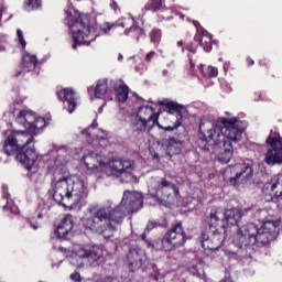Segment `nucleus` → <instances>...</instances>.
<instances>
[{
	"label": "nucleus",
	"instance_id": "obj_60",
	"mask_svg": "<svg viewBox=\"0 0 282 282\" xmlns=\"http://www.w3.org/2000/svg\"><path fill=\"white\" fill-rule=\"evenodd\" d=\"M6 10H8V8H6V7L0 8V21H1V19H3V12H6Z\"/></svg>",
	"mask_w": 282,
	"mask_h": 282
},
{
	"label": "nucleus",
	"instance_id": "obj_61",
	"mask_svg": "<svg viewBox=\"0 0 282 282\" xmlns=\"http://www.w3.org/2000/svg\"><path fill=\"white\" fill-rule=\"evenodd\" d=\"M115 28H124V22H116Z\"/></svg>",
	"mask_w": 282,
	"mask_h": 282
},
{
	"label": "nucleus",
	"instance_id": "obj_28",
	"mask_svg": "<svg viewBox=\"0 0 282 282\" xmlns=\"http://www.w3.org/2000/svg\"><path fill=\"white\" fill-rule=\"evenodd\" d=\"M2 197L7 199V204L2 207L3 210H9L11 215H19V206L14 204V200L10 199V192L6 184H2Z\"/></svg>",
	"mask_w": 282,
	"mask_h": 282
},
{
	"label": "nucleus",
	"instance_id": "obj_3",
	"mask_svg": "<svg viewBox=\"0 0 282 282\" xmlns=\"http://www.w3.org/2000/svg\"><path fill=\"white\" fill-rule=\"evenodd\" d=\"M4 141L1 152L8 158H14L15 162L21 164L26 171H32L34 164L39 162L41 155L36 152L34 138L28 137L26 132L21 130H7L3 132Z\"/></svg>",
	"mask_w": 282,
	"mask_h": 282
},
{
	"label": "nucleus",
	"instance_id": "obj_19",
	"mask_svg": "<svg viewBox=\"0 0 282 282\" xmlns=\"http://www.w3.org/2000/svg\"><path fill=\"white\" fill-rule=\"evenodd\" d=\"M56 97L64 105L68 113H74L78 108V95L73 88H62L56 91Z\"/></svg>",
	"mask_w": 282,
	"mask_h": 282
},
{
	"label": "nucleus",
	"instance_id": "obj_38",
	"mask_svg": "<svg viewBox=\"0 0 282 282\" xmlns=\"http://www.w3.org/2000/svg\"><path fill=\"white\" fill-rule=\"evenodd\" d=\"M150 41L151 43H153L154 45H158L160 43V41H162V30L160 29H153L150 32Z\"/></svg>",
	"mask_w": 282,
	"mask_h": 282
},
{
	"label": "nucleus",
	"instance_id": "obj_36",
	"mask_svg": "<svg viewBox=\"0 0 282 282\" xmlns=\"http://www.w3.org/2000/svg\"><path fill=\"white\" fill-rule=\"evenodd\" d=\"M59 225L72 232L74 230V216L66 214Z\"/></svg>",
	"mask_w": 282,
	"mask_h": 282
},
{
	"label": "nucleus",
	"instance_id": "obj_40",
	"mask_svg": "<svg viewBox=\"0 0 282 282\" xmlns=\"http://www.w3.org/2000/svg\"><path fill=\"white\" fill-rule=\"evenodd\" d=\"M159 226H161L160 223H158L155 220H150L147 224L144 231L141 234V239H147V235H149V232H151V230H154V228H158Z\"/></svg>",
	"mask_w": 282,
	"mask_h": 282
},
{
	"label": "nucleus",
	"instance_id": "obj_8",
	"mask_svg": "<svg viewBox=\"0 0 282 282\" xmlns=\"http://www.w3.org/2000/svg\"><path fill=\"white\" fill-rule=\"evenodd\" d=\"M83 259H87L90 265H94V263L99 265L98 261L105 259V252L100 246L88 243L82 245L67 257L68 263L74 268H83L85 265Z\"/></svg>",
	"mask_w": 282,
	"mask_h": 282
},
{
	"label": "nucleus",
	"instance_id": "obj_13",
	"mask_svg": "<svg viewBox=\"0 0 282 282\" xmlns=\"http://www.w3.org/2000/svg\"><path fill=\"white\" fill-rule=\"evenodd\" d=\"M173 194L177 197V195H180V187L166 178H161L156 187L149 189V195L152 199L158 202L160 206H166V199Z\"/></svg>",
	"mask_w": 282,
	"mask_h": 282
},
{
	"label": "nucleus",
	"instance_id": "obj_62",
	"mask_svg": "<svg viewBox=\"0 0 282 282\" xmlns=\"http://www.w3.org/2000/svg\"><path fill=\"white\" fill-rule=\"evenodd\" d=\"M93 129H96L98 127V121L95 119L93 123L90 124Z\"/></svg>",
	"mask_w": 282,
	"mask_h": 282
},
{
	"label": "nucleus",
	"instance_id": "obj_23",
	"mask_svg": "<svg viewBox=\"0 0 282 282\" xmlns=\"http://www.w3.org/2000/svg\"><path fill=\"white\" fill-rule=\"evenodd\" d=\"M265 195H270L272 199H279L282 197V175L273 177L270 182H267L262 188Z\"/></svg>",
	"mask_w": 282,
	"mask_h": 282
},
{
	"label": "nucleus",
	"instance_id": "obj_26",
	"mask_svg": "<svg viewBox=\"0 0 282 282\" xmlns=\"http://www.w3.org/2000/svg\"><path fill=\"white\" fill-rule=\"evenodd\" d=\"M144 241L148 250H155V252H169V249L166 248V238L163 236V238H154L149 239L145 237V239H142Z\"/></svg>",
	"mask_w": 282,
	"mask_h": 282
},
{
	"label": "nucleus",
	"instance_id": "obj_12",
	"mask_svg": "<svg viewBox=\"0 0 282 282\" xmlns=\"http://www.w3.org/2000/svg\"><path fill=\"white\" fill-rule=\"evenodd\" d=\"M165 237V248L171 252V250H177V248H182L186 241L193 239V234L184 230L182 226V221L176 223L167 230L164 235Z\"/></svg>",
	"mask_w": 282,
	"mask_h": 282
},
{
	"label": "nucleus",
	"instance_id": "obj_56",
	"mask_svg": "<svg viewBox=\"0 0 282 282\" xmlns=\"http://www.w3.org/2000/svg\"><path fill=\"white\" fill-rule=\"evenodd\" d=\"M221 89H224V91H232V88L230 87V85L223 83L220 84Z\"/></svg>",
	"mask_w": 282,
	"mask_h": 282
},
{
	"label": "nucleus",
	"instance_id": "obj_54",
	"mask_svg": "<svg viewBox=\"0 0 282 282\" xmlns=\"http://www.w3.org/2000/svg\"><path fill=\"white\" fill-rule=\"evenodd\" d=\"M259 65L261 66V67H270V61H268V59H260L259 61Z\"/></svg>",
	"mask_w": 282,
	"mask_h": 282
},
{
	"label": "nucleus",
	"instance_id": "obj_55",
	"mask_svg": "<svg viewBox=\"0 0 282 282\" xmlns=\"http://www.w3.org/2000/svg\"><path fill=\"white\" fill-rule=\"evenodd\" d=\"M1 44L8 45V35H6V34L0 35V45Z\"/></svg>",
	"mask_w": 282,
	"mask_h": 282
},
{
	"label": "nucleus",
	"instance_id": "obj_15",
	"mask_svg": "<svg viewBox=\"0 0 282 282\" xmlns=\"http://www.w3.org/2000/svg\"><path fill=\"white\" fill-rule=\"evenodd\" d=\"M268 150L264 156V162L268 166L282 164V138L269 135L267 138Z\"/></svg>",
	"mask_w": 282,
	"mask_h": 282
},
{
	"label": "nucleus",
	"instance_id": "obj_44",
	"mask_svg": "<svg viewBox=\"0 0 282 282\" xmlns=\"http://www.w3.org/2000/svg\"><path fill=\"white\" fill-rule=\"evenodd\" d=\"M189 272L194 276H202V274H204V269H202V264H195L192 268H189Z\"/></svg>",
	"mask_w": 282,
	"mask_h": 282
},
{
	"label": "nucleus",
	"instance_id": "obj_9",
	"mask_svg": "<svg viewBox=\"0 0 282 282\" xmlns=\"http://www.w3.org/2000/svg\"><path fill=\"white\" fill-rule=\"evenodd\" d=\"M127 263L129 272H149V274H160L158 264L151 262L139 248H131L127 254Z\"/></svg>",
	"mask_w": 282,
	"mask_h": 282
},
{
	"label": "nucleus",
	"instance_id": "obj_30",
	"mask_svg": "<svg viewBox=\"0 0 282 282\" xmlns=\"http://www.w3.org/2000/svg\"><path fill=\"white\" fill-rule=\"evenodd\" d=\"M50 124V121L45 120L43 117H35V121L33 123V128L31 129V134L29 138H33L36 135H40L42 133L43 129Z\"/></svg>",
	"mask_w": 282,
	"mask_h": 282
},
{
	"label": "nucleus",
	"instance_id": "obj_14",
	"mask_svg": "<svg viewBox=\"0 0 282 282\" xmlns=\"http://www.w3.org/2000/svg\"><path fill=\"white\" fill-rule=\"evenodd\" d=\"M213 153L220 164H228L235 153L232 142L226 140L224 135H216L213 144Z\"/></svg>",
	"mask_w": 282,
	"mask_h": 282
},
{
	"label": "nucleus",
	"instance_id": "obj_29",
	"mask_svg": "<svg viewBox=\"0 0 282 282\" xmlns=\"http://www.w3.org/2000/svg\"><path fill=\"white\" fill-rule=\"evenodd\" d=\"M126 36H132L137 43H140V39H147V31L139 25L133 24L132 26L124 30Z\"/></svg>",
	"mask_w": 282,
	"mask_h": 282
},
{
	"label": "nucleus",
	"instance_id": "obj_43",
	"mask_svg": "<svg viewBox=\"0 0 282 282\" xmlns=\"http://www.w3.org/2000/svg\"><path fill=\"white\" fill-rule=\"evenodd\" d=\"M17 36L19 44L21 45L23 52H25V47H28V42H25V37H23V31L21 29L17 30Z\"/></svg>",
	"mask_w": 282,
	"mask_h": 282
},
{
	"label": "nucleus",
	"instance_id": "obj_31",
	"mask_svg": "<svg viewBox=\"0 0 282 282\" xmlns=\"http://www.w3.org/2000/svg\"><path fill=\"white\" fill-rule=\"evenodd\" d=\"M200 246L206 257H210V254H213V239H210L208 231H202Z\"/></svg>",
	"mask_w": 282,
	"mask_h": 282
},
{
	"label": "nucleus",
	"instance_id": "obj_35",
	"mask_svg": "<svg viewBox=\"0 0 282 282\" xmlns=\"http://www.w3.org/2000/svg\"><path fill=\"white\" fill-rule=\"evenodd\" d=\"M50 210H52V207L47 205V203H40L36 207L37 219H43V217H50V215H47Z\"/></svg>",
	"mask_w": 282,
	"mask_h": 282
},
{
	"label": "nucleus",
	"instance_id": "obj_34",
	"mask_svg": "<svg viewBox=\"0 0 282 282\" xmlns=\"http://www.w3.org/2000/svg\"><path fill=\"white\" fill-rule=\"evenodd\" d=\"M164 6V0H152V2H148L143 10L145 12H160Z\"/></svg>",
	"mask_w": 282,
	"mask_h": 282
},
{
	"label": "nucleus",
	"instance_id": "obj_53",
	"mask_svg": "<svg viewBox=\"0 0 282 282\" xmlns=\"http://www.w3.org/2000/svg\"><path fill=\"white\" fill-rule=\"evenodd\" d=\"M111 1H112L110 3L111 10H113V12H118V10H120V7H118V2H116V0H111Z\"/></svg>",
	"mask_w": 282,
	"mask_h": 282
},
{
	"label": "nucleus",
	"instance_id": "obj_49",
	"mask_svg": "<svg viewBox=\"0 0 282 282\" xmlns=\"http://www.w3.org/2000/svg\"><path fill=\"white\" fill-rule=\"evenodd\" d=\"M102 282H123L122 278L106 276Z\"/></svg>",
	"mask_w": 282,
	"mask_h": 282
},
{
	"label": "nucleus",
	"instance_id": "obj_47",
	"mask_svg": "<svg viewBox=\"0 0 282 282\" xmlns=\"http://www.w3.org/2000/svg\"><path fill=\"white\" fill-rule=\"evenodd\" d=\"M46 61H50V54H46L43 56V58L37 59V67H40V70L42 69L43 65H45Z\"/></svg>",
	"mask_w": 282,
	"mask_h": 282
},
{
	"label": "nucleus",
	"instance_id": "obj_20",
	"mask_svg": "<svg viewBox=\"0 0 282 282\" xmlns=\"http://www.w3.org/2000/svg\"><path fill=\"white\" fill-rule=\"evenodd\" d=\"M194 28L196 29V34L194 36L195 43H198L203 47L204 52H213V35L202 26L199 21L192 20Z\"/></svg>",
	"mask_w": 282,
	"mask_h": 282
},
{
	"label": "nucleus",
	"instance_id": "obj_37",
	"mask_svg": "<svg viewBox=\"0 0 282 282\" xmlns=\"http://www.w3.org/2000/svg\"><path fill=\"white\" fill-rule=\"evenodd\" d=\"M25 10L32 12V10H39L41 8L43 0H25Z\"/></svg>",
	"mask_w": 282,
	"mask_h": 282
},
{
	"label": "nucleus",
	"instance_id": "obj_24",
	"mask_svg": "<svg viewBox=\"0 0 282 282\" xmlns=\"http://www.w3.org/2000/svg\"><path fill=\"white\" fill-rule=\"evenodd\" d=\"M254 176V169L248 163H238V184H250Z\"/></svg>",
	"mask_w": 282,
	"mask_h": 282
},
{
	"label": "nucleus",
	"instance_id": "obj_6",
	"mask_svg": "<svg viewBox=\"0 0 282 282\" xmlns=\"http://www.w3.org/2000/svg\"><path fill=\"white\" fill-rule=\"evenodd\" d=\"M83 164L88 171L93 173H105L110 171L115 177H123L122 182L126 184H139L140 178L133 174L135 171V161L131 159H112L108 163L98 162L96 160V153L89 152L82 158Z\"/></svg>",
	"mask_w": 282,
	"mask_h": 282
},
{
	"label": "nucleus",
	"instance_id": "obj_18",
	"mask_svg": "<svg viewBox=\"0 0 282 282\" xmlns=\"http://www.w3.org/2000/svg\"><path fill=\"white\" fill-rule=\"evenodd\" d=\"M188 61H189V74L191 76H197V72L200 74V83L204 85V87H210L213 85V65H209L206 67L204 64H195L193 61V55L188 54Z\"/></svg>",
	"mask_w": 282,
	"mask_h": 282
},
{
	"label": "nucleus",
	"instance_id": "obj_4",
	"mask_svg": "<svg viewBox=\"0 0 282 282\" xmlns=\"http://www.w3.org/2000/svg\"><path fill=\"white\" fill-rule=\"evenodd\" d=\"M66 23L73 36V50H77L80 45L89 47L98 36H101V34H108L110 30L116 28V24L111 22H105L100 25L96 21L95 17L82 14L78 13V11H75V15L69 12L66 17Z\"/></svg>",
	"mask_w": 282,
	"mask_h": 282
},
{
	"label": "nucleus",
	"instance_id": "obj_39",
	"mask_svg": "<svg viewBox=\"0 0 282 282\" xmlns=\"http://www.w3.org/2000/svg\"><path fill=\"white\" fill-rule=\"evenodd\" d=\"M213 240L217 241L214 250H219V248H221L224 246V241H226V235L225 234L219 235V234H217V231H214Z\"/></svg>",
	"mask_w": 282,
	"mask_h": 282
},
{
	"label": "nucleus",
	"instance_id": "obj_41",
	"mask_svg": "<svg viewBox=\"0 0 282 282\" xmlns=\"http://www.w3.org/2000/svg\"><path fill=\"white\" fill-rule=\"evenodd\" d=\"M197 47H202V45H199V42H187L185 44V47H182V52H185V50H187V52H191L192 54H197Z\"/></svg>",
	"mask_w": 282,
	"mask_h": 282
},
{
	"label": "nucleus",
	"instance_id": "obj_7",
	"mask_svg": "<svg viewBox=\"0 0 282 282\" xmlns=\"http://www.w3.org/2000/svg\"><path fill=\"white\" fill-rule=\"evenodd\" d=\"M246 129H248V121H241L237 117H221L215 122L214 133L220 131L217 135L225 137V140H228V142H240Z\"/></svg>",
	"mask_w": 282,
	"mask_h": 282
},
{
	"label": "nucleus",
	"instance_id": "obj_63",
	"mask_svg": "<svg viewBox=\"0 0 282 282\" xmlns=\"http://www.w3.org/2000/svg\"><path fill=\"white\" fill-rule=\"evenodd\" d=\"M218 74H219V70H217V68L214 67L213 68V76H214V78L217 77Z\"/></svg>",
	"mask_w": 282,
	"mask_h": 282
},
{
	"label": "nucleus",
	"instance_id": "obj_48",
	"mask_svg": "<svg viewBox=\"0 0 282 282\" xmlns=\"http://www.w3.org/2000/svg\"><path fill=\"white\" fill-rule=\"evenodd\" d=\"M154 56H155V51H150L149 53H147L144 58L145 63H151Z\"/></svg>",
	"mask_w": 282,
	"mask_h": 282
},
{
	"label": "nucleus",
	"instance_id": "obj_33",
	"mask_svg": "<svg viewBox=\"0 0 282 282\" xmlns=\"http://www.w3.org/2000/svg\"><path fill=\"white\" fill-rule=\"evenodd\" d=\"M115 99L117 100V102H127V100H129V86H119V88L115 90Z\"/></svg>",
	"mask_w": 282,
	"mask_h": 282
},
{
	"label": "nucleus",
	"instance_id": "obj_25",
	"mask_svg": "<svg viewBox=\"0 0 282 282\" xmlns=\"http://www.w3.org/2000/svg\"><path fill=\"white\" fill-rule=\"evenodd\" d=\"M94 91L95 98L102 100L106 96H111L109 93V84H107V78L98 79L96 86L88 87V94Z\"/></svg>",
	"mask_w": 282,
	"mask_h": 282
},
{
	"label": "nucleus",
	"instance_id": "obj_5",
	"mask_svg": "<svg viewBox=\"0 0 282 282\" xmlns=\"http://www.w3.org/2000/svg\"><path fill=\"white\" fill-rule=\"evenodd\" d=\"M161 105L166 107L167 113H176V121L174 122L173 126H162L160 123V113L162 111L155 112V108L152 106H140L138 108V113H137V122L135 127L138 131L144 132V131H153V128L156 126L162 131H177L180 127H182V122L184 120V112H182V109H185V106L182 104H178L177 101H167L164 104V101H161Z\"/></svg>",
	"mask_w": 282,
	"mask_h": 282
},
{
	"label": "nucleus",
	"instance_id": "obj_32",
	"mask_svg": "<svg viewBox=\"0 0 282 282\" xmlns=\"http://www.w3.org/2000/svg\"><path fill=\"white\" fill-rule=\"evenodd\" d=\"M74 234L68 230L67 228L63 227V225H58L57 228H55L52 239L56 237V239H59V241H67L72 239V236Z\"/></svg>",
	"mask_w": 282,
	"mask_h": 282
},
{
	"label": "nucleus",
	"instance_id": "obj_57",
	"mask_svg": "<svg viewBox=\"0 0 282 282\" xmlns=\"http://www.w3.org/2000/svg\"><path fill=\"white\" fill-rule=\"evenodd\" d=\"M166 67L173 72L175 69V61H171L166 64Z\"/></svg>",
	"mask_w": 282,
	"mask_h": 282
},
{
	"label": "nucleus",
	"instance_id": "obj_21",
	"mask_svg": "<svg viewBox=\"0 0 282 282\" xmlns=\"http://www.w3.org/2000/svg\"><path fill=\"white\" fill-rule=\"evenodd\" d=\"M89 196V183L87 178H78L70 181V199L75 198V202H83ZM76 203H74V206Z\"/></svg>",
	"mask_w": 282,
	"mask_h": 282
},
{
	"label": "nucleus",
	"instance_id": "obj_50",
	"mask_svg": "<svg viewBox=\"0 0 282 282\" xmlns=\"http://www.w3.org/2000/svg\"><path fill=\"white\" fill-rule=\"evenodd\" d=\"M70 279H72L74 282H80V281H83V278L80 276V273H78V272L72 273V274H70Z\"/></svg>",
	"mask_w": 282,
	"mask_h": 282
},
{
	"label": "nucleus",
	"instance_id": "obj_58",
	"mask_svg": "<svg viewBox=\"0 0 282 282\" xmlns=\"http://www.w3.org/2000/svg\"><path fill=\"white\" fill-rule=\"evenodd\" d=\"M247 65L249 67H252V65H254V59H251L250 57H247Z\"/></svg>",
	"mask_w": 282,
	"mask_h": 282
},
{
	"label": "nucleus",
	"instance_id": "obj_16",
	"mask_svg": "<svg viewBox=\"0 0 282 282\" xmlns=\"http://www.w3.org/2000/svg\"><path fill=\"white\" fill-rule=\"evenodd\" d=\"M9 115L12 118H15V122L18 124H22V127H24L25 130H21V132L26 133V137L30 138V134L32 133V128L36 120V112L32 110H20L17 115V106L13 104L10 106Z\"/></svg>",
	"mask_w": 282,
	"mask_h": 282
},
{
	"label": "nucleus",
	"instance_id": "obj_45",
	"mask_svg": "<svg viewBox=\"0 0 282 282\" xmlns=\"http://www.w3.org/2000/svg\"><path fill=\"white\" fill-rule=\"evenodd\" d=\"M23 221H25L33 230H39V221H36V218H24Z\"/></svg>",
	"mask_w": 282,
	"mask_h": 282
},
{
	"label": "nucleus",
	"instance_id": "obj_22",
	"mask_svg": "<svg viewBox=\"0 0 282 282\" xmlns=\"http://www.w3.org/2000/svg\"><path fill=\"white\" fill-rule=\"evenodd\" d=\"M182 144L184 142L175 139V137H170L161 141V148L165 151V156L170 158V160L173 159V155L182 154Z\"/></svg>",
	"mask_w": 282,
	"mask_h": 282
},
{
	"label": "nucleus",
	"instance_id": "obj_1",
	"mask_svg": "<svg viewBox=\"0 0 282 282\" xmlns=\"http://www.w3.org/2000/svg\"><path fill=\"white\" fill-rule=\"evenodd\" d=\"M144 206V195L140 192L124 191L120 204L112 207V203L108 200L107 205H102L90 212L91 216L84 217L82 225L85 230L96 232V235H105L107 231L113 232L116 226H121L127 215L138 213Z\"/></svg>",
	"mask_w": 282,
	"mask_h": 282
},
{
	"label": "nucleus",
	"instance_id": "obj_51",
	"mask_svg": "<svg viewBox=\"0 0 282 282\" xmlns=\"http://www.w3.org/2000/svg\"><path fill=\"white\" fill-rule=\"evenodd\" d=\"M200 140H203V142H206V144H208V140H213V132H209L208 137H206V134L200 133Z\"/></svg>",
	"mask_w": 282,
	"mask_h": 282
},
{
	"label": "nucleus",
	"instance_id": "obj_2",
	"mask_svg": "<svg viewBox=\"0 0 282 282\" xmlns=\"http://www.w3.org/2000/svg\"><path fill=\"white\" fill-rule=\"evenodd\" d=\"M280 226L281 220H267L260 227L253 223L243 225L232 239L236 254L241 259H254L259 246H269L279 237Z\"/></svg>",
	"mask_w": 282,
	"mask_h": 282
},
{
	"label": "nucleus",
	"instance_id": "obj_10",
	"mask_svg": "<svg viewBox=\"0 0 282 282\" xmlns=\"http://www.w3.org/2000/svg\"><path fill=\"white\" fill-rule=\"evenodd\" d=\"M50 197L53 198L54 203L65 210H72L74 208V203L72 202V180L66 177L59 178L52 191H48Z\"/></svg>",
	"mask_w": 282,
	"mask_h": 282
},
{
	"label": "nucleus",
	"instance_id": "obj_46",
	"mask_svg": "<svg viewBox=\"0 0 282 282\" xmlns=\"http://www.w3.org/2000/svg\"><path fill=\"white\" fill-rule=\"evenodd\" d=\"M42 158H50L51 162H56V158H58V150H51L46 154L42 155Z\"/></svg>",
	"mask_w": 282,
	"mask_h": 282
},
{
	"label": "nucleus",
	"instance_id": "obj_27",
	"mask_svg": "<svg viewBox=\"0 0 282 282\" xmlns=\"http://www.w3.org/2000/svg\"><path fill=\"white\" fill-rule=\"evenodd\" d=\"M238 173H239V163L235 165H229L225 169L223 176L226 182L231 186H237L238 184Z\"/></svg>",
	"mask_w": 282,
	"mask_h": 282
},
{
	"label": "nucleus",
	"instance_id": "obj_64",
	"mask_svg": "<svg viewBox=\"0 0 282 282\" xmlns=\"http://www.w3.org/2000/svg\"><path fill=\"white\" fill-rule=\"evenodd\" d=\"M6 45L8 44H0V52H6Z\"/></svg>",
	"mask_w": 282,
	"mask_h": 282
},
{
	"label": "nucleus",
	"instance_id": "obj_11",
	"mask_svg": "<svg viewBox=\"0 0 282 282\" xmlns=\"http://www.w3.org/2000/svg\"><path fill=\"white\" fill-rule=\"evenodd\" d=\"M252 215H254V209L252 207H247L242 209L230 208V209H218L214 215L213 218L216 221H227L230 226H237V232L242 228L241 219L243 217H248V219H252Z\"/></svg>",
	"mask_w": 282,
	"mask_h": 282
},
{
	"label": "nucleus",
	"instance_id": "obj_52",
	"mask_svg": "<svg viewBox=\"0 0 282 282\" xmlns=\"http://www.w3.org/2000/svg\"><path fill=\"white\" fill-rule=\"evenodd\" d=\"M134 69H135V72H139L140 74H142L143 72H147V65L140 64V65L135 66Z\"/></svg>",
	"mask_w": 282,
	"mask_h": 282
},
{
	"label": "nucleus",
	"instance_id": "obj_17",
	"mask_svg": "<svg viewBox=\"0 0 282 282\" xmlns=\"http://www.w3.org/2000/svg\"><path fill=\"white\" fill-rule=\"evenodd\" d=\"M37 63L39 57H36V55H32L28 51H24L22 55V69L17 70L14 77L19 78V76H25V74L39 76V74H41V66H39Z\"/></svg>",
	"mask_w": 282,
	"mask_h": 282
},
{
	"label": "nucleus",
	"instance_id": "obj_42",
	"mask_svg": "<svg viewBox=\"0 0 282 282\" xmlns=\"http://www.w3.org/2000/svg\"><path fill=\"white\" fill-rule=\"evenodd\" d=\"M107 84H108V91L109 94H113L116 93L122 85H118V80L116 79H107Z\"/></svg>",
	"mask_w": 282,
	"mask_h": 282
},
{
	"label": "nucleus",
	"instance_id": "obj_59",
	"mask_svg": "<svg viewBox=\"0 0 282 282\" xmlns=\"http://www.w3.org/2000/svg\"><path fill=\"white\" fill-rule=\"evenodd\" d=\"M82 135H91V133H89V128L82 130Z\"/></svg>",
	"mask_w": 282,
	"mask_h": 282
}]
</instances>
